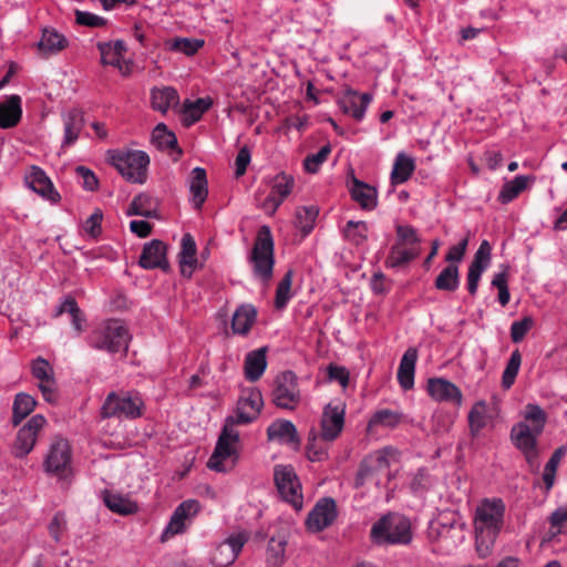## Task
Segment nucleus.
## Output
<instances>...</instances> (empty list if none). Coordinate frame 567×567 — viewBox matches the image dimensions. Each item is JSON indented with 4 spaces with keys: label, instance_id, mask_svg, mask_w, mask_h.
Returning <instances> with one entry per match:
<instances>
[{
    "label": "nucleus",
    "instance_id": "ea45409f",
    "mask_svg": "<svg viewBox=\"0 0 567 567\" xmlns=\"http://www.w3.org/2000/svg\"><path fill=\"white\" fill-rule=\"evenodd\" d=\"M152 141L159 150H174L177 147L175 134L164 123L155 126L152 133Z\"/></svg>",
    "mask_w": 567,
    "mask_h": 567
},
{
    "label": "nucleus",
    "instance_id": "bb28decb",
    "mask_svg": "<svg viewBox=\"0 0 567 567\" xmlns=\"http://www.w3.org/2000/svg\"><path fill=\"white\" fill-rule=\"evenodd\" d=\"M257 317V310L252 305L244 303L239 306L233 315L231 329L233 332L240 336H246Z\"/></svg>",
    "mask_w": 567,
    "mask_h": 567
},
{
    "label": "nucleus",
    "instance_id": "0eeeda50",
    "mask_svg": "<svg viewBox=\"0 0 567 567\" xmlns=\"http://www.w3.org/2000/svg\"><path fill=\"white\" fill-rule=\"evenodd\" d=\"M274 481L280 497L295 509L300 511L303 505L301 483L291 465H276Z\"/></svg>",
    "mask_w": 567,
    "mask_h": 567
},
{
    "label": "nucleus",
    "instance_id": "f704fd0d",
    "mask_svg": "<svg viewBox=\"0 0 567 567\" xmlns=\"http://www.w3.org/2000/svg\"><path fill=\"white\" fill-rule=\"evenodd\" d=\"M434 286L437 290L453 292L460 286V271L457 265L450 264L435 279Z\"/></svg>",
    "mask_w": 567,
    "mask_h": 567
},
{
    "label": "nucleus",
    "instance_id": "338daca9",
    "mask_svg": "<svg viewBox=\"0 0 567 567\" xmlns=\"http://www.w3.org/2000/svg\"><path fill=\"white\" fill-rule=\"evenodd\" d=\"M467 238H464L461 240L457 245L452 246L449 249V252L445 256V260L450 264L456 265V262H460L465 254L466 247H467Z\"/></svg>",
    "mask_w": 567,
    "mask_h": 567
},
{
    "label": "nucleus",
    "instance_id": "473e14b6",
    "mask_svg": "<svg viewBox=\"0 0 567 567\" xmlns=\"http://www.w3.org/2000/svg\"><path fill=\"white\" fill-rule=\"evenodd\" d=\"M151 101L154 110L166 113L168 109L178 104L179 96L171 86L155 87L151 91Z\"/></svg>",
    "mask_w": 567,
    "mask_h": 567
},
{
    "label": "nucleus",
    "instance_id": "bf43d9fd",
    "mask_svg": "<svg viewBox=\"0 0 567 567\" xmlns=\"http://www.w3.org/2000/svg\"><path fill=\"white\" fill-rule=\"evenodd\" d=\"M65 528L66 519L64 514L61 512L55 513L48 527L49 534L54 539V542H61V537Z\"/></svg>",
    "mask_w": 567,
    "mask_h": 567
},
{
    "label": "nucleus",
    "instance_id": "a19ab883",
    "mask_svg": "<svg viewBox=\"0 0 567 567\" xmlns=\"http://www.w3.org/2000/svg\"><path fill=\"white\" fill-rule=\"evenodd\" d=\"M468 424L473 435H477L487 424V405L478 401L468 413Z\"/></svg>",
    "mask_w": 567,
    "mask_h": 567
},
{
    "label": "nucleus",
    "instance_id": "a211bd4d",
    "mask_svg": "<svg viewBox=\"0 0 567 567\" xmlns=\"http://www.w3.org/2000/svg\"><path fill=\"white\" fill-rule=\"evenodd\" d=\"M371 101L372 95L370 93L359 94L354 90L348 89L339 100V106L346 114L353 116L357 121H361Z\"/></svg>",
    "mask_w": 567,
    "mask_h": 567
},
{
    "label": "nucleus",
    "instance_id": "f257e3e1",
    "mask_svg": "<svg viewBox=\"0 0 567 567\" xmlns=\"http://www.w3.org/2000/svg\"><path fill=\"white\" fill-rule=\"evenodd\" d=\"M262 405V395L257 389L250 390L247 395L239 399L236 414L225 419L215 450L207 462L209 470L226 473L234 468L238 460L237 444L239 442V433L235 426L255 421Z\"/></svg>",
    "mask_w": 567,
    "mask_h": 567
},
{
    "label": "nucleus",
    "instance_id": "c756f323",
    "mask_svg": "<svg viewBox=\"0 0 567 567\" xmlns=\"http://www.w3.org/2000/svg\"><path fill=\"white\" fill-rule=\"evenodd\" d=\"M213 105V100L209 96L199 97L195 101L185 100L183 103V121L189 126L198 122L203 114L206 113Z\"/></svg>",
    "mask_w": 567,
    "mask_h": 567
},
{
    "label": "nucleus",
    "instance_id": "e433bc0d",
    "mask_svg": "<svg viewBox=\"0 0 567 567\" xmlns=\"http://www.w3.org/2000/svg\"><path fill=\"white\" fill-rule=\"evenodd\" d=\"M35 400L24 392L18 393L13 400L12 423L14 426L25 419L35 408Z\"/></svg>",
    "mask_w": 567,
    "mask_h": 567
},
{
    "label": "nucleus",
    "instance_id": "0e129e2a",
    "mask_svg": "<svg viewBox=\"0 0 567 567\" xmlns=\"http://www.w3.org/2000/svg\"><path fill=\"white\" fill-rule=\"evenodd\" d=\"M137 205L142 212H150L151 216H145L146 218H158L159 215L157 213V200L147 194H140L136 196Z\"/></svg>",
    "mask_w": 567,
    "mask_h": 567
},
{
    "label": "nucleus",
    "instance_id": "052dcab7",
    "mask_svg": "<svg viewBox=\"0 0 567 567\" xmlns=\"http://www.w3.org/2000/svg\"><path fill=\"white\" fill-rule=\"evenodd\" d=\"M32 373L33 377L37 378L40 382L53 380L52 368L50 367L49 362L42 358H38L33 361Z\"/></svg>",
    "mask_w": 567,
    "mask_h": 567
},
{
    "label": "nucleus",
    "instance_id": "49530a36",
    "mask_svg": "<svg viewBox=\"0 0 567 567\" xmlns=\"http://www.w3.org/2000/svg\"><path fill=\"white\" fill-rule=\"evenodd\" d=\"M295 179L291 175L279 173L272 179L270 194L277 198L280 197V200L284 202L291 193Z\"/></svg>",
    "mask_w": 567,
    "mask_h": 567
},
{
    "label": "nucleus",
    "instance_id": "f03ea898",
    "mask_svg": "<svg viewBox=\"0 0 567 567\" xmlns=\"http://www.w3.org/2000/svg\"><path fill=\"white\" fill-rule=\"evenodd\" d=\"M505 504L501 498H485L475 509L474 530L480 556L489 554L504 526Z\"/></svg>",
    "mask_w": 567,
    "mask_h": 567
},
{
    "label": "nucleus",
    "instance_id": "6ab92c4d",
    "mask_svg": "<svg viewBox=\"0 0 567 567\" xmlns=\"http://www.w3.org/2000/svg\"><path fill=\"white\" fill-rule=\"evenodd\" d=\"M349 190L352 199L360 205L362 209L372 210L378 204V192L377 189L352 176L349 182Z\"/></svg>",
    "mask_w": 567,
    "mask_h": 567
},
{
    "label": "nucleus",
    "instance_id": "4be33fe9",
    "mask_svg": "<svg viewBox=\"0 0 567 567\" xmlns=\"http://www.w3.org/2000/svg\"><path fill=\"white\" fill-rule=\"evenodd\" d=\"M267 347L252 350L245 358V378L250 382L258 381L267 368Z\"/></svg>",
    "mask_w": 567,
    "mask_h": 567
},
{
    "label": "nucleus",
    "instance_id": "7c9ffc66",
    "mask_svg": "<svg viewBox=\"0 0 567 567\" xmlns=\"http://www.w3.org/2000/svg\"><path fill=\"white\" fill-rule=\"evenodd\" d=\"M415 169L414 159L403 152H400L394 159L393 168L391 172L392 185L405 183Z\"/></svg>",
    "mask_w": 567,
    "mask_h": 567
},
{
    "label": "nucleus",
    "instance_id": "a18cd8bd",
    "mask_svg": "<svg viewBox=\"0 0 567 567\" xmlns=\"http://www.w3.org/2000/svg\"><path fill=\"white\" fill-rule=\"evenodd\" d=\"M419 256L417 249H403L398 245L391 247L389 256L386 258V265L391 268L402 267Z\"/></svg>",
    "mask_w": 567,
    "mask_h": 567
},
{
    "label": "nucleus",
    "instance_id": "69168bd1",
    "mask_svg": "<svg viewBox=\"0 0 567 567\" xmlns=\"http://www.w3.org/2000/svg\"><path fill=\"white\" fill-rule=\"evenodd\" d=\"M251 159L250 151L247 146H244L239 150L236 159H235V166H236V177H240L246 173L247 166L249 165Z\"/></svg>",
    "mask_w": 567,
    "mask_h": 567
},
{
    "label": "nucleus",
    "instance_id": "2f4dec72",
    "mask_svg": "<svg viewBox=\"0 0 567 567\" xmlns=\"http://www.w3.org/2000/svg\"><path fill=\"white\" fill-rule=\"evenodd\" d=\"M97 48L101 53V62L104 65L120 66L121 60L126 52V44L122 40L114 42H100Z\"/></svg>",
    "mask_w": 567,
    "mask_h": 567
},
{
    "label": "nucleus",
    "instance_id": "a878e982",
    "mask_svg": "<svg viewBox=\"0 0 567 567\" xmlns=\"http://www.w3.org/2000/svg\"><path fill=\"white\" fill-rule=\"evenodd\" d=\"M538 435L539 434H536V432L524 422L514 425L511 431V439L513 441V444L522 453L538 447Z\"/></svg>",
    "mask_w": 567,
    "mask_h": 567
},
{
    "label": "nucleus",
    "instance_id": "1a4fd4ad",
    "mask_svg": "<svg viewBox=\"0 0 567 567\" xmlns=\"http://www.w3.org/2000/svg\"><path fill=\"white\" fill-rule=\"evenodd\" d=\"M272 402L277 408L285 410H293L300 402L298 379L292 371H286L276 378Z\"/></svg>",
    "mask_w": 567,
    "mask_h": 567
},
{
    "label": "nucleus",
    "instance_id": "7ed1b4c3",
    "mask_svg": "<svg viewBox=\"0 0 567 567\" xmlns=\"http://www.w3.org/2000/svg\"><path fill=\"white\" fill-rule=\"evenodd\" d=\"M274 238L269 226L262 225L257 233L256 241L249 262L252 266L254 277L262 285H269L274 275L275 255Z\"/></svg>",
    "mask_w": 567,
    "mask_h": 567
},
{
    "label": "nucleus",
    "instance_id": "5701e85b",
    "mask_svg": "<svg viewBox=\"0 0 567 567\" xmlns=\"http://www.w3.org/2000/svg\"><path fill=\"white\" fill-rule=\"evenodd\" d=\"M64 137L63 147L73 145L84 126V115L79 109L70 110L63 115Z\"/></svg>",
    "mask_w": 567,
    "mask_h": 567
},
{
    "label": "nucleus",
    "instance_id": "cd10ccee",
    "mask_svg": "<svg viewBox=\"0 0 567 567\" xmlns=\"http://www.w3.org/2000/svg\"><path fill=\"white\" fill-rule=\"evenodd\" d=\"M196 243L189 234H185L182 238V249L179 252V267L184 277H190L197 264Z\"/></svg>",
    "mask_w": 567,
    "mask_h": 567
},
{
    "label": "nucleus",
    "instance_id": "aec40b11",
    "mask_svg": "<svg viewBox=\"0 0 567 567\" xmlns=\"http://www.w3.org/2000/svg\"><path fill=\"white\" fill-rule=\"evenodd\" d=\"M190 202L195 209H200L208 195V182L206 171L203 167L192 169L188 177Z\"/></svg>",
    "mask_w": 567,
    "mask_h": 567
},
{
    "label": "nucleus",
    "instance_id": "39448f33",
    "mask_svg": "<svg viewBox=\"0 0 567 567\" xmlns=\"http://www.w3.org/2000/svg\"><path fill=\"white\" fill-rule=\"evenodd\" d=\"M109 161L126 181L145 183L150 156L144 151H109Z\"/></svg>",
    "mask_w": 567,
    "mask_h": 567
},
{
    "label": "nucleus",
    "instance_id": "c85d7f7f",
    "mask_svg": "<svg viewBox=\"0 0 567 567\" xmlns=\"http://www.w3.org/2000/svg\"><path fill=\"white\" fill-rule=\"evenodd\" d=\"M68 44V40L54 29H43L37 47L42 55L56 54Z\"/></svg>",
    "mask_w": 567,
    "mask_h": 567
},
{
    "label": "nucleus",
    "instance_id": "09e8293b",
    "mask_svg": "<svg viewBox=\"0 0 567 567\" xmlns=\"http://www.w3.org/2000/svg\"><path fill=\"white\" fill-rule=\"evenodd\" d=\"M292 277L293 271L288 270L285 274L284 278L278 284L275 299V303L278 309L285 308L291 298L290 289L292 284Z\"/></svg>",
    "mask_w": 567,
    "mask_h": 567
},
{
    "label": "nucleus",
    "instance_id": "e2e57ef3",
    "mask_svg": "<svg viewBox=\"0 0 567 567\" xmlns=\"http://www.w3.org/2000/svg\"><path fill=\"white\" fill-rule=\"evenodd\" d=\"M75 173L78 177L82 179V186L84 189L93 192L99 186V181L95 176V174L85 166H78L75 168Z\"/></svg>",
    "mask_w": 567,
    "mask_h": 567
},
{
    "label": "nucleus",
    "instance_id": "3c124183",
    "mask_svg": "<svg viewBox=\"0 0 567 567\" xmlns=\"http://www.w3.org/2000/svg\"><path fill=\"white\" fill-rule=\"evenodd\" d=\"M331 153V146L329 144L322 146L316 154L308 155L303 161L305 169L308 173H317L320 166L327 161Z\"/></svg>",
    "mask_w": 567,
    "mask_h": 567
},
{
    "label": "nucleus",
    "instance_id": "864d4df0",
    "mask_svg": "<svg viewBox=\"0 0 567 567\" xmlns=\"http://www.w3.org/2000/svg\"><path fill=\"white\" fill-rule=\"evenodd\" d=\"M534 327V319L529 316L516 320L511 326V339L514 343L523 341L528 331Z\"/></svg>",
    "mask_w": 567,
    "mask_h": 567
},
{
    "label": "nucleus",
    "instance_id": "dca6fc26",
    "mask_svg": "<svg viewBox=\"0 0 567 567\" xmlns=\"http://www.w3.org/2000/svg\"><path fill=\"white\" fill-rule=\"evenodd\" d=\"M70 447L65 440L55 441L49 451L44 466L47 472L64 475L70 465Z\"/></svg>",
    "mask_w": 567,
    "mask_h": 567
},
{
    "label": "nucleus",
    "instance_id": "58836bf2",
    "mask_svg": "<svg viewBox=\"0 0 567 567\" xmlns=\"http://www.w3.org/2000/svg\"><path fill=\"white\" fill-rule=\"evenodd\" d=\"M104 504L110 511L121 515H131L137 512L136 503L120 494H106Z\"/></svg>",
    "mask_w": 567,
    "mask_h": 567
},
{
    "label": "nucleus",
    "instance_id": "423d86ee",
    "mask_svg": "<svg viewBox=\"0 0 567 567\" xmlns=\"http://www.w3.org/2000/svg\"><path fill=\"white\" fill-rule=\"evenodd\" d=\"M128 341V330L117 320L105 322L91 338L92 347L111 353L126 351Z\"/></svg>",
    "mask_w": 567,
    "mask_h": 567
},
{
    "label": "nucleus",
    "instance_id": "9d476101",
    "mask_svg": "<svg viewBox=\"0 0 567 567\" xmlns=\"http://www.w3.org/2000/svg\"><path fill=\"white\" fill-rule=\"evenodd\" d=\"M200 505L195 499L182 502L173 512L168 524L161 534V542L165 543L172 537L182 534L187 528V522L199 512Z\"/></svg>",
    "mask_w": 567,
    "mask_h": 567
},
{
    "label": "nucleus",
    "instance_id": "79ce46f5",
    "mask_svg": "<svg viewBox=\"0 0 567 567\" xmlns=\"http://www.w3.org/2000/svg\"><path fill=\"white\" fill-rule=\"evenodd\" d=\"M527 183L528 176L525 175H518L513 181L505 183L498 196L499 200L503 204L512 202L527 187Z\"/></svg>",
    "mask_w": 567,
    "mask_h": 567
},
{
    "label": "nucleus",
    "instance_id": "393cba45",
    "mask_svg": "<svg viewBox=\"0 0 567 567\" xmlns=\"http://www.w3.org/2000/svg\"><path fill=\"white\" fill-rule=\"evenodd\" d=\"M22 107L19 95H10L4 102L0 103V127H14L21 120Z\"/></svg>",
    "mask_w": 567,
    "mask_h": 567
},
{
    "label": "nucleus",
    "instance_id": "c9c22d12",
    "mask_svg": "<svg viewBox=\"0 0 567 567\" xmlns=\"http://www.w3.org/2000/svg\"><path fill=\"white\" fill-rule=\"evenodd\" d=\"M403 420V413L390 409L377 410L369 420V427L382 426L394 429Z\"/></svg>",
    "mask_w": 567,
    "mask_h": 567
},
{
    "label": "nucleus",
    "instance_id": "4c0bfd02",
    "mask_svg": "<svg viewBox=\"0 0 567 567\" xmlns=\"http://www.w3.org/2000/svg\"><path fill=\"white\" fill-rule=\"evenodd\" d=\"M319 209L311 206L299 207L296 212V227L300 229L303 236H308L313 227L318 217Z\"/></svg>",
    "mask_w": 567,
    "mask_h": 567
},
{
    "label": "nucleus",
    "instance_id": "4468645a",
    "mask_svg": "<svg viewBox=\"0 0 567 567\" xmlns=\"http://www.w3.org/2000/svg\"><path fill=\"white\" fill-rule=\"evenodd\" d=\"M427 392L437 402H446L460 406L463 401L461 390L453 382L443 378L429 379Z\"/></svg>",
    "mask_w": 567,
    "mask_h": 567
},
{
    "label": "nucleus",
    "instance_id": "680f3d73",
    "mask_svg": "<svg viewBox=\"0 0 567 567\" xmlns=\"http://www.w3.org/2000/svg\"><path fill=\"white\" fill-rule=\"evenodd\" d=\"M395 230L399 241L403 244L414 245L421 241L417 230L413 226L398 225Z\"/></svg>",
    "mask_w": 567,
    "mask_h": 567
},
{
    "label": "nucleus",
    "instance_id": "6e6d98bb",
    "mask_svg": "<svg viewBox=\"0 0 567 567\" xmlns=\"http://www.w3.org/2000/svg\"><path fill=\"white\" fill-rule=\"evenodd\" d=\"M246 542V538L238 534L235 536H230L226 539L224 544L219 546V551L223 553L225 549L229 550V559L227 564H231L237 558L238 554L240 553L244 544Z\"/></svg>",
    "mask_w": 567,
    "mask_h": 567
},
{
    "label": "nucleus",
    "instance_id": "4d7b16f0",
    "mask_svg": "<svg viewBox=\"0 0 567 567\" xmlns=\"http://www.w3.org/2000/svg\"><path fill=\"white\" fill-rule=\"evenodd\" d=\"M491 245L487 240H483L476 250L474 258L471 262V266H476L485 270L491 261Z\"/></svg>",
    "mask_w": 567,
    "mask_h": 567
},
{
    "label": "nucleus",
    "instance_id": "b1692460",
    "mask_svg": "<svg viewBox=\"0 0 567 567\" xmlns=\"http://www.w3.org/2000/svg\"><path fill=\"white\" fill-rule=\"evenodd\" d=\"M417 360V350L409 348L401 358L398 369V381L404 390H410L414 385V372Z\"/></svg>",
    "mask_w": 567,
    "mask_h": 567
},
{
    "label": "nucleus",
    "instance_id": "37998d69",
    "mask_svg": "<svg viewBox=\"0 0 567 567\" xmlns=\"http://www.w3.org/2000/svg\"><path fill=\"white\" fill-rule=\"evenodd\" d=\"M204 40L190 38H174L166 42L169 50L184 53L188 56L194 55L203 45Z\"/></svg>",
    "mask_w": 567,
    "mask_h": 567
},
{
    "label": "nucleus",
    "instance_id": "5fc2aeb1",
    "mask_svg": "<svg viewBox=\"0 0 567 567\" xmlns=\"http://www.w3.org/2000/svg\"><path fill=\"white\" fill-rule=\"evenodd\" d=\"M75 21L80 25L89 27V28H100L104 27L107 23V20L103 17L94 14L89 11H82L76 9L74 11Z\"/></svg>",
    "mask_w": 567,
    "mask_h": 567
},
{
    "label": "nucleus",
    "instance_id": "6e6552de",
    "mask_svg": "<svg viewBox=\"0 0 567 567\" xmlns=\"http://www.w3.org/2000/svg\"><path fill=\"white\" fill-rule=\"evenodd\" d=\"M143 406V400L138 395H118L111 392L101 408V416L103 419H136L142 415Z\"/></svg>",
    "mask_w": 567,
    "mask_h": 567
},
{
    "label": "nucleus",
    "instance_id": "603ef678",
    "mask_svg": "<svg viewBox=\"0 0 567 567\" xmlns=\"http://www.w3.org/2000/svg\"><path fill=\"white\" fill-rule=\"evenodd\" d=\"M525 419L534 423L532 430H534L536 434L543 432L547 420L544 410L537 404H528L526 406Z\"/></svg>",
    "mask_w": 567,
    "mask_h": 567
},
{
    "label": "nucleus",
    "instance_id": "f8f14e48",
    "mask_svg": "<svg viewBox=\"0 0 567 567\" xmlns=\"http://www.w3.org/2000/svg\"><path fill=\"white\" fill-rule=\"evenodd\" d=\"M45 423V417L41 414H37L19 430L12 449L16 457L22 458L33 450L38 433Z\"/></svg>",
    "mask_w": 567,
    "mask_h": 567
},
{
    "label": "nucleus",
    "instance_id": "20e7f679",
    "mask_svg": "<svg viewBox=\"0 0 567 567\" xmlns=\"http://www.w3.org/2000/svg\"><path fill=\"white\" fill-rule=\"evenodd\" d=\"M371 538L378 545H406L412 539L411 523L401 514H386L372 525Z\"/></svg>",
    "mask_w": 567,
    "mask_h": 567
},
{
    "label": "nucleus",
    "instance_id": "8fccbe9b",
    "mask_svg": "<svg viewBox=\"0 0 567 567\" xmlns=\"http://www.w3.org/2000/svg\"><path fill=\"white\" fill-rule=\"evenodd\" d=\"M344 234L348 239L355 245H360L368 238V225L365 221L349 220L346 225Z\"/></svg>",
    "mask_w": 567,
    "mask_h": 567
},
{
    "label": "nucleus",
    "instance_id": "de8ad7c7",
    "mask_svg": "<svg viewBox=\"0 0 567 567\" xmlns=\"http://www.w3.org/2000/svg\"><path fill=\"white\" fill-rule=\"evenodd\" d=\"M522 364V354L518 349L514 350L509 357V360L503 371L502 385L504 389H509L518 374Z\"/></svg>",
    "mask_w": 567,
    "mask_h": 567
},
{
    "label": "nucleus",
    "instance_id": "72a5a7b5",
    "mask_svg": "<svg viewBox=\"0 0 567 567\" xmlns=\"http://www.w3.org/2000/svg\"><path fill=\"white\" fill-rule=\"evenodd\" d=\"M389 467L388 454L385 451H377L367 456L360 464L358 478H365L374 472L383 471Z\"/></svg>",
    "mask_w": 567,
    "mask_h": 567
},
{
    "label": "nucleus",
    "instance_id": "774afa93",
    "mask_svg": "<svg viewBox=\"0 0 567 567\" xmlns=\"http://www.w3.org/2000/svg\"><path fill=\"white\" fill-rule=\"evenodd\" d=\"M549 524L553 528H557L558 532L567 525V503L559 506L549 517Z\"/></svg>",
    "mask_w": 567,
    "mask_h": 567
},
{
    "label": "nucleus",
    "instance_id": "13d9d810",
    "mask_svg": "<svg viewBox=\"0 0 567 567\" xmlns=\"http://www.w3.org/2000/svg\"><path fill=\"white\" fill-rule=\"evenodd\" d=\"M103 220V213L96 209L83 224V230L92 238H97L101 234V223Z\"/></svg>",
    "mask_w": 567,
    "mask_h": 567
},
{
    "label": "nucleus",
    "instance_id": "412c9836",
    "mask_svg": "<svg viewBox=\"0 0 567 567\" xmlns=\"http://www.w3.org/2000/svg\"><path fill=\"white\" fill-rule=\"evenodd\" d=\"M267 436L269 441H278L280 444L293 447L300 442L296 426L288 420L272 422L267 429Z\"/></svg>",
    "mask_w": 567,
    "mask_h": 567
},
{
    "label": "nucleus",
    "instance_id": "9b49d317",
    "mask_svg": "<svg viewBox=\"0 0 567 567\" xmlns=\"http://www.w3.org/2000/svg\"><path fill=\"white\" fill-rule=\"evenodd\" d=\"M337 515L338 513L334 499L331 497H323L316 503L308 514L306 526L310 532H322L333 524Z\"/></svg>",
    "mask_w": 567,
    "mask_h": 567
},
{
    "label": "nucleus",
    "instance_id": "2eb2a0df",
    "mask_svg": "<svg viewBox=\"0 0 567 567\" xmlns=\"http://www.w3.org/2000/svg\"><path fill=\"white\" fill-rule=\"evenodd\" d=\"M25 183L33 192L52 204L58 203L61 198L44 171L38 166L31 167L25 176Z\"/></svg>",
    "mask_w": 567,
    "mask_h": 567
},
{
    "label": "nucleus",
    "instance_id": "ddd939ff",
    "mask_svg": "<svg viewBox=\"0 0 567 567\" xmlns=\"http://www.w3.org/2000/svg\"><path fill=\"white\" fill-rule=\"evenodd\" d=\"M344 405L341 402L329 403L324 406L321 417V437L331 442L341 433L344 425Z\"/></svg>",
    "mask_w": 567,
    "mask_h": 567
},
{
    "label": "nucleus",
    "instance_id": "c03bdc74",
    "mask_svg": "<svg viewBox=\"0 0 567 567\" xmlns=\"http://www.w3.org/2000/svg\"><path fill=\"white\" fill-rule=\"evenodd\" d=\"M286 540L270 538L267 546V567H281L285 561Z\"/></svg>",
    "mask_w": 567,
    "mask_h": 567
},
{
    "label": "nucleus",
    "instance_id": "f3484780",
    "mask_svg": "<svg viewBox=\"0 0 567 567\" xmlns=\"http://www.w3.org/2000/svg\"><path fill=\"white\" fill-rule=\"evenodd\" d=\"M138 265L144 269L161 268L166 270L168 262L166 260V246L164 243L153 239L145 244L138 259Z\"/></svg>",
    "mask_w": 567,
    "mask_h": 567
}]
</instances>
